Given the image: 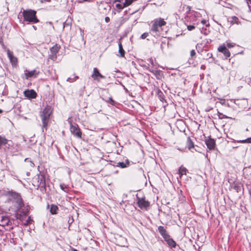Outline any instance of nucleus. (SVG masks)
Returning <instances> with one entry per match:
<instances>
[{
    "instance_id": "19",
    "label": "nucleus",
    "mask_w": 251,
    "mask_h": 251,
    "mask_svg": "<svg viewBox=\"0 0 251 251\" xmlns=\"http://www.w3.org/2000/svg\"><path fill=\"white\" fill-rule=\"evenodd\" d=\"M58 208L57 205L54 204H51L50 208V212L51 214H56Z\"/></svg>"
},
{
    "instance_id": "4",
    "label": "nucleus",
    "mask_w": 251,
    "mask_h": 251,
    "mask_svg": "<svg viewBox=\"0 0 251 251\" xmlns=\"http://www.w3.org/2000/svg\"><path fill=\"white\" fill-rule=\"evenodd\" d=\"M137 203L141 209L146 210H147L150 206L149 201L146 200L145 198H138Z\"/></svg>"
},
{
    "instance_id": "41",
    "label": "nucleus",
    "mask_w": 251,
    "mask_h": 251,
    "mask_svg": "<svg viewBox=\"0 0 251 251\" xmlns=\"http://www.w3.org/2000/svg\"><path fill=\"white\" fill-rule=\"evenodd\" d=\"M33 28H34V29H35V28H36V27H35V26H34V25H33Z\"/></svg>"
},
{
    "instance_id": "16",
    "label": "nucleus",
    "mask_w": 251,
    "mask_h": 251,
    "mask_svg": "<svg viewBox=\"0 0 251 251\" xmlns=\"http://www.w3.org/2000/svg\"><path fill=\"white\" fill-rule=\"evenodd\" d=\"M187 172V170L186 168L181 166L180 167L178 170V173L180 177H181L183 175H186V173Z\"/></svg>"
},
{
    "instance_id": "33",
    "label": "nucleus",
    "mask_w": 251,
    "mask_h": 251,
    "mask_svg": "<svg viewBox=\"0 0 251 251\" xmlns=\"http://www.w3.org/2000/svg\"><path fill=\"white\" fill-rule=\"evenodd\" d=\"M195 54H196V52H195V51L194 50H192L191 51V56L192 57H193V56H194V55H195Z\"/></svg>"
},
{
    "instance_id": "29",
    "label": "nucleus",
    "mask_w": 251,
    "mask_h": 251,
    "mask_svg": "<svg viewBox=\"0 0 251 251\" xmlns=\"http://www.w3.org/2000/svg\"><path fill=\"white\" fill-rule=\"evenodd\" d=\"M148 36V33H144L142 34L141 37L142 39H145L146 38H147Z\"/></svg>"
},
{
    "instance_id": "30",
    "label": "nucleus",
    "mask_w": 251,
    "mask_h": 251,
    "mask_svg": "<svg viewBox=\"0 0 251 251\" xmlns=\"http://www.w3.org/2000/svg\"><path fill=\"white\" fill-rule=\"evenodd\" d=\"M249 9L251 11V0H246Z\"/></svg>"
},
{
    "instance_id": "15",
    "label": "nucleus",
    "mask_w": 251,
    "mask_h": 251,
    "mask_svg": "<svg viewBox=\"0 0 251 251\" xmlns=\"http://www.w3.org/2000/svg\"><path fill=\"white\" fill-rule=\"evenodd\" d=\"M158 229L159 233L161 234V235L163 236L164 238L168 235L166 232V229L163 226H159L158 228Z\"/></svg>"
},
{
    "instance_id": "11",
    "label": "nucleus",
    "mask_w": 251,
    "mask_h": 251,
    "mask_svg": "<svg viewBox=\"0 0 251 251\" xmlns=\"http://www.w3.org/2000/svg\"><path fill=\"white\" fill-rule=\"evenodd\" d=\"M205 143L207 148L209 150L213 149L215 147V143L213 139L209 138L205 140Z\"/></svg>"
},
{
    "instance_id": "14",
    "label": "nucleus",
    "mask_w": 251,
    "mask_h": 251,
    "mask_svg": "<svg viewBox=\"0 0 251 251\" xmlns=\"http://www.w3.org/2000/svg\"><path fill=\"white\" fill-rule=\"evenodd\" d=\"M129 164V162L128 159H126L125 161L120 162L117 163V166L122 168H124L127 167Z\"/></svg>"
},
{
    "instance_id": "34",
    "label": "nucleus",
    "mask_w": 251,
    "mask_h": 251,
    "mask_svg": "<svg viewBox=\"0 0 251 251\" xmlns=\"http://www.w3.org/2000/svg\"><path fill=\"white\" fill-rule=\"evenodd\" d=\"M91 0H78V2L82 3L85 1H90Z\"/></svg>"
},
{
    "instance_id": "5",
    "label": "nucleus",
    "mask_w": 251,
    "mask_h": 251,
    "mask_svg": "<svg viewBox=\"0 0 251 251\" xmlns=\"http://www.w3.org/2000/svg\"><path fill=\"white\" fill-rule=\"evenodd\" d=\"M91 77L93 78L94 80H96L98 81H100V78H104V76L100 73L97 68H94L93 72L91 75Z\"/></svg>"
},
{
    "instance_id": "36",
    "label": "nucleus",
    "mask_w": 251,
    "mask_h": 251,
    "mask_svg": "<svg viewBox=\"0 0 251 251\" xmlns=\"http://www.w3.org/2000/svg\"><path fill=\"white\" fill-rule=\"evenodd\" d=\"M201 23L203 24H204L205 23V20H202L201 21Z\"/></svg>"
},
{
    "instance_id": "37",
    "label": "nucleus",
    "mask_w": 251,
    "mask_h": 251,
    "mask_svg": "<svg viewBox=\"0 0 251 251\" xmlns=\"http://www.w3.org/2000/svg\"><path fill=\"white\" fill-rule=\"evenodd\" d=\"M249 194H250V196H251V189H250V190H249Z\"/></svg>"
},
{
    "instance_id": "8",
    "label": "nucleus",
    "mask_w": 251,
    "mask_h": 251,
    "mask_svg": "<svg viewBox=\"0 0 251 251\" xmlns=\"http://www.w3.org/2000/svg\"><path fill=\"white\" fill-rule=\"evenodd\" d=\"M7 53L8 58H9L11 63H12V65H16L17 63V59L16 57H15L13 54V52L11 51L9 49L7 50Z\"/></svg>"
},
{
    "instance_id": "26",
    "label": "nucleus",
    "mask_w": 251,
    "mask_h": 251,
    "mask_svg": "<svg viewBox=\"0 0 251 251\" xmlns=\"http://www.w3.org/2000/svg\"><path fill=\"white\" fill-rule=\"evenodd\" d=\"M235 44L229 43H227L226 46V47H228V48H232L234 46Z\"/></svg>"
},
{
    "instance_id": "23",
    "label": "nucleus",
    "mask_w": 251,
    "mask_h": 251,
    "mask_svg": "<svg viewBox=\"0 0 251 251\" xmlns=\"http://www.w3.org/2000/svg\"><path fill=\"white\" fill-rule=\"evenodd\" d=\"M119 52L121 54V57H124L125 55V51L123 48L122 44L120 43L119 44Z\"/></svg>"
},
{
    "instance_id": "1",
    "label": "nucleus",
    "mask_w": 251,
    "mask_h": 251,
    "mask_svg": "<svg viewBox=\"0 0 251 251\" xmlns=\"http://www.w3.org/2000/svg\"><path fill=\"white\" fill-rule=\"evenodd\" d=\"M36 11L32 9L24 10L23 16L24 20L31 23H37L39 20L37 18Z\"/></svg>"
},
{
    "instance_id": "12",
    "label": "nucleus",
    "mask_w": 251,
    "mask_h": 251,
    "mask_svg": "<svg viewBox=\"0 0 251 251\" xmlns=\"http://www.w3.org/2000/svg\"><path fill=\"white\" fill-rule=\"evenodd\" d=\"M221 52L224 54L225 59L229 57L230 55L229 51L226 48V45L225 44H224L223 46H221Z\"/></svg>"
},
{
    "instance_id": "13",
    "label": "nucleus",
    "mask_w": 251,
    "mask_h": 251,
    "mask_svg": "<svg viewBox=\"0 0 251 251\" xmlns=\"http://www.w3.org/2000/svg\"><path fill=\"white\" fill-rule=\"evenodd\" d=\"M164 239L170 247L172 248H175L176 247V242L174 241V240L172 238H170L169 235H168L165 238H164Z\"/></svg>"
},
{
    "instance_id": "21",
    "label": "nucleus",
    "mask_w": 251,
    "mask_h": 251,
    "mask_svg": "<svg viewBox=\"0 0 251 251\" xmlns=\"http://www.w3.org/2000/svg\"><path fill=\"white\" fill-rule=\"evenodd\" d=\"M227 21L230 22L231 24H238V19L235 16L227 19Z\"/></svg>"
},
{
    "instance_id": "20",
    "label": "nucleus",
    "mask_w": 251,
    "mask_h": 251,
    "mask_svg": "<svg viewBox=\"0 0 251 251\" xmlns=\"http://www.w3.org/2000/svg\"><path fill=\"white\" fill-rule=\"evenodd\" d=\"M60 49V47L57 46V45H55L50 49V51L51 53L56 55V53L58 52Z\"/></svg>"
},
{
    "instance_id": "35",
    "label": "nucleus",
    "mask_w": 251,
    "mask_h": 251,
    "mask_svg": "<svg viewBox=\"0 0 251 251\" xmlns=\"http://www.w3.org/2000/svg\"><path fill=\"white\" fill-rule=\"evenodd\" d=\"M105 20L106 21V22H108L109 21V18L107 17H105Z\"/></svg>"
},
{
    "instance_id": "3",
    "label": "nucleus",
    "mask_w": 251,
    "mask_h": 251,
    "mask_svg": "<svg viewBox=\"0 0 251 251\" xmlns=\"http://www.w3.org/2000/svg\"><path fill=\"white\" fill-rule=\"evenodd\" d=\"M166 22L161 18H158L154 20L151 27V30L154 32L159 31L158 27L165 25Z\"/></svg>"
},
{
    "instance_id": "22",
    "label": "nucleus",
    "mask_w": 251,
    "mask_h": 251,
    "mask_svg": "<svg viewBox=\"0 0 251 251\" xmlns=\"http://www.w3.org/2000/svg\"><path fill=\"white\" fill-rule=\"evenodd\" d=\"M232 188L234 190L236 191V192H239V191H241V185L240 184L234 183L232 186Z\"/></svg>"
},
{
    "instance_id": "39",
    "label": "nucleus",
    "mask_w": 251,
    "mask_h": 251,
    "mask_svg": "<svg viewBox=\"0 0 251 251\" xmlns=\"http://www.w3.org/2000/svg\"><path fill=\"white\" fill-rule=\"evenodd\" d=\"M217 50H218V51H220V47H219L218 48Z\"/></svg>"
},
{
    "instance_id": "38",
    "label": "nucleus",
    "mask_w": 251,
    "mask_h": 251,
    "mask_svg": "<svg viewBox=\"0 0 251 251\" xmlns=\"http://www.w3.org/2000/svg\"><path fill=\"white\" fill-rule=\"evenodd\" d=\"M223 100L222 99H221V100H220L221 104V103H222V101H223Z\"/></svg>"
},
{
    "instance_id": "10",
    "label": "nucleus",
    "mask_w": 251,
    "mask_h": 251,
    "mask_svg": "<svg viewBox=\"0 0 251 251\" xmlns=\"http://www.w3.org/2000/svg\"><path fill=\"white\" fill-rule=\"evenodd\" d=\"M9 219L7 216H0V226H4L8 225Z\"/></svg>"
},
{
    "instance_id": "31",
    "label": "nucleus",
    "mask_w": 251,
    "mask_h": 251,
    "mask_svg": "<svg viewBox=\"0 0 251 251\" xmlns=\"http://www.w3.org/2000/svg\"><path fill=\"white\" fill-rule=\"evenodd\" d=\"M60 187L61 188V189L62 190H64V191H65V189L66 188V186L65 185L63 184H60Z\"/></svg>"
},
{
    "instance_id": "28",
    "label": "nucleus",
    "mask_w": 251,
    "mask_h": 251,
    "mask_svg": "<svg viewBox=\"0 0 251 251\" xmlns=\"http://www.w3.org/2000/svg\"><path fill=\"white\" fill-rule=\"evenodd\" d=\"M41 177L42 178L41 179L40 185H44L45 184V180H44V176H41Z\"/></svg>"
},
{
    "instance_id": "6",
    "label": "nucleus",
    "mask_w": 251,
    "mask_h": 251,
    "mask_svg": "<svg viewBox=\"0 0 251 251\" xmlns=\"http://www.w3.org/2000/svg\"><path fill=\"white\" fill-rule=\"evenodd\" d=\"M24 94L25 96L28 99H34L37 96L36 93L33 90H25Z\"/></svg>"
},
{
    "instance_id": "25",
    "label": "nucleus",
    "mask_w": 251,
    "mask_h": 251,
    "mask_svg": "<svg viewBox=\"0 0 251 251\" xmlns=\"http://www.w3.org/2000/svg\"><path fill=\"white\" fill-rule=\"evenodd\" d=\"M240 142L242 143H251V137L250 138H248L245 140H242V141H240Z\"/></svg>"
},
{
    "instance_id": "7",
    "label": "nucleus",
    "mask_w": 251,
    "mask_h": 251,
    "mask_svg": "<svg viewBox=\"0 0 251 251\" xmlns=\"http://www.w3.org/2000/svg\"><path fill=\"white\" fill-rule=\"evenodd\" d=\"M70 130L71 132L75 136L80 138L81 135V132L80 129L77 126H74L72 124H71Z\"/></svg>"
},
{
    "instance_id": "40",
    "label": "nucleus",
    "mask_w": 251,
    "mask_h": 251,
    "mask_svg": "<svg viewBox=\"0 0 251 251\" xmlns=\"http://www.w3.org/2000/svg\"><path fill=\"white\" fill-rule=\"evenodd\" d=\"M2 111L1 109H0V113H2Z\"/></svg>"
},
{
    "instance_id": "32",
    "label": "nucleus",
    "mask_w": 251,
    "mask_h": 251,
    "mask_svg": "<svg viewBox=\"0 0 251 251\" xmlns=\"http://www.w3.org/2000/svg\"><path fill=\"white\" fill-rule=\"evenodd\" d=\"M108 102L112 105H113L114 103V100H112L111 98H109Z\"/></svg>"
},
{
    "instance_id": "9",
    "label": "nucleus",
    "mask_w": 251,
    "mask_h": 251,
    "mask_svg": "<svg viewBox=\"0 0 251 251\" xmlns=\"http://www.w3.org/2000/svg\"><path fill=\"white\" fill-rule=\"evenodd\" d=\"M17 219H19L22 222H23L24 225H28L32 223V220L30 219V217H28L27 219L24 222L25 219L26 218V217L22 216L21 215H18L17 216Z\"/></svg>"
},
{
    "instance_id": "24",
    "label": "nucleus",
    "mask_w": 251,
    "mask_h": 251,
    "mask_svg": "<svg viewBox=\"0 0 251 251\" xmlns=\"http://www.w3.org/2000/svg\"><path fill=\"white\" fill-rule=\"evenodd\" d=\"M57 58L56 55L52 54H50L49 56V58L51 59L52 60L54 61Z\"/></svg>"
},
{
    "instance_id": "17",
    "label": "nucleus",
    "mask_w": 251,
    "mask_h": 251,
    "mask_svg": "<svg viewBox=\"0 0 251 251\" xmlns=\"http://www.w3.org/2000/svg\"><path fill=\"white\" fill-rule=\"evenodd\" d=\"M37 74V73H36V71L35 70H33L30 72L25 73V74L26 79H28L29 77H30L36 76Z\"/></svg>"
},
{
    "instance_id": "2",
    "label": "nucleus",
    "mask_w": 251,
    "mask_h": 251,
    "mask_svg": "<svg viewBox=\"0 0 251 251\" xmlns=\"http://www.w3.org/2000/svg\"><path fill=\"white\" fill-rule=\"evenodd\" d=\"M51 112L52 110L51 107L47 106L43 109L42 113L41 114V117L43 123V127L44 128H47L49 117Z\"/></svg>"
},
{
    "instance_id": "18",
    "label": "nucleus",
    "mask_w": 251,
    "mask_h": 251,
    "mask_svg": "<svg viewBox=\"0 0 251 251\" xmlns=\"http://www.w3.org/2000/svg\"><path fill=\"white\" fill-rule=\"evenodd\" d=\"M187 145L189 150L191 151H192V149H194V145L190 137L187 138Z\"/></svg>"
},
{
    "instance_id": "27",
    "label": "nucleus",
    "mask_w": 251,
    "mask_h": 251,
    "mask_svg": "<svg viewBox=\"0 0 251 251\" xmlns=\"http://www.w3.org/2000/svg\"><path fill=\"white\" fill-rule=\"evenodd\" d=\"M195 28V26L192 25H189L187 26V29L189 31H191Z\"/></svg>"
}]
</instances>
